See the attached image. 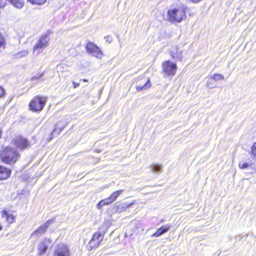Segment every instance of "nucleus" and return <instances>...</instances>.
I'll use <instances>...</instances> for the list:
<instances>
[{
	"label": "nucleus",
	"mask_w": 256,
	"mask_h": 256,
	"mask_svg": "<svg viewBox=\"0 0 256 256\" xmlns=\"http://www.w3.org/2000/svg\"><path fill=\"white\" fill-rule=\"evenodd\" d=\"M20 154L18 150L10 146L2 147L0 150V160L8 165L15 164L20 158Z\"/></svg>",
	"instance_id": "obj_1"
},
{
	"label": "nucleus",
	"mask_w": 256,
	"mask_h": 256,
	"mask_svg": "<svg viewBox=\"0 0 256 256\" xmlns=\"http://www.w3.org/2000/svg\"><path fill=\"white\" fill-rule=\"evenodd\" d=\"M187 7L178 6L172 7L167 11V18L171 22L179 23L186 18Z\"/></svg>",
	"instance_id": "obj_2"
},
{
	"label": "nucleus",
	"mask_w": 256,
	"mask_h": 256,
	"mask_svg": "<svg viewBox=\"0 0 256 256\" xmlns=\"http://www.w3.org/2000/svg\"><path fill=\"white\" fill-rule=\"evenodd\" d=\"M47 100L48 98L46 96L36 95L32 97L28 103V110L33 112L40 113L44 110Z\"/></svg>",
	"instance_id": "obj_3"
},
{
	"label": "nucleus",
	"mask_w": 256,
	"mask_h": 256,
	"mask_svg": "<svg viewBox=\"0 0 256 256\" xmlns=\"http://www.w3.org/2000/svg\"><path fill=\"white\" fill-rule=\"evenodd\" d=\"M49 41L50 38L48 34H42L33 47V54L38 55L42 53L44 49L48 46Z\"/></svg>",
	"instance_id": "obj_4"
},
{
	"label": "nucleus",
	"mask_w": 256,
	"mask_h": 256,
	"mask_svg": "<svg viewBox=\"0 0 256 256\" xmlns=\"http://www.w3.org/2000/svg\"><path fill=\"white\" fill-rule=\"evenodd\" d=\"M104 234V232H94L86 246L87 250L90 251L98 248L103 240Z\"/></svg>",
	"instance_id": "obj_5"
},
{
	"label": "nucleus",
	"mask_w": 256,
	"mask_h": 256,
	"mask_svg": "<svg viewBox=\"0 0 256 256\" xmlns=\"http://www.w3.org/2000/svg\"><path fill=\"white\" fill-rule=\"evenodd\" d=\"M11 143L15 146V148L20 150L28 149L30 146V140L22 135H18L14 138L12 140Z\"/></svg>",
	"instance_id": "obj_6"
},
{
	"label": "nucleus",
	"mask_w": 256,
	"mask_h": 256,
	"mask_svg": "<svg viewBox=\"0 0 256 256\" xmlns=\"http://www.w3.org/2000/svg\"><path fill=\"white\" fill-rule=\"evenodd\" d=\"M123 190H119L112 192L107 198L100 200L96 204V208L100 210L105 206H108L114 202L122 194Z\"/></svg>",
	"instance_id": "obj_7"
},
{
	"label": "nucleus",
	"mask_w": 256,
	"mask_h": 256,
	"mask_svg": "<svg viewBox=\"0 0 256 256\" xmlns=\"http://www.w3.org/2000/svg\"><path fill=\"white\" fill-rule=\"evenodd\" d=\"M86 50L88 54H91L97 58L100 59L104 56L100 48L92 42H88L86 44Z\"/></svg>",
	"instance_id": "obj_8"
},
{
	"label": "nucleus",
	"mask_w": 256,
	"mask_h": 256,
	"mask_svg": "<svg viewBox=\"0 0 256 256\" xmlns=\"http://www.w3.org/2000/svg\"><path fill=\"white\" fill-rule=\"evenodd\" d=\"M162 72L168 76L174 75L177 69L176 64L169 60L164 61L162 64Z\"/></svg>",
	"instance_id": "obj_9"
},
{
	"label": "nucleus",
	"mask_w": 256,
	"mask_h": 256,
	"mask_svg": "<svg viewBox=\"0 0 256 256\" xmlns=\"http://www.w3.org/2000/svg\"><path fill=\"white\" fill-rule=\"evenodd\" d=\"M55 256H70L69 247L63 244L59 246L54 252Z\"/></svg>",
	"instance_id": "obj_10"
},
{
	"label": "nucleus",
	"mask_w": 256,
	"mask_h": 256,
	"mask_svg": "<svg viewBox=\"0 0 256 256\" xmlns=\"http://www.w3.org/2000/svg\"><path fill=\"white\" fill-rule=\"evenodd\" d=\"M2 218L5 219L6 222L8 224H12L16 222V216L7 209L2 210L1 212Z\"/></svg>",
	"instance_id": "obj_11"
},
{
	"label": "nucleus",
	"mask_w": 256,
	"mask_h": 256,
	"mask_svg": "<svg viewBox=\"0 0 256 256\" xmlns=\"http://www.w3.org/2000/svg\"><path fill=\"white\" fill-rule=\"evenodd\" d=\"M12 172L8 168L0 164V181L8 179L12 175Z\"/></svg>",
	"instance_id": "obj_12"
},
{
	"label": "nucleus",
	"mask_w": 256,
	"mask_h": 256,
	"mask_svg": "<svg viewBox=\"0 0 256 256\" xmlns=\"http://www.w3.org/2000/svg\"><path fill=\"white\" fill-rule=\"evenodd\" d=\"M51 240H47L43 241L39 244L38 248V255L39 256H42L48 250V243H50Z\"/></svg>",
	"instance_id": "obj_13"
},
{
	"label": "nucleus",
	"mask_w": 256,
	"mask_h": 256,
	"mask_svg": "<svg viewBox=\"0 0 256 256\" xmlns=\"http://www.w3.org/2000/svg\"><path fill=\"white\" fill-rule=\"evenodd\" d=\"M55 219L54 218L48 220L44 224L41 225L34 232H45L50 225L52 224Z\"/></svg>",
	"instance_id": "obj_14"
},
{
	"label": "nucleus",
	"mask_w": 256,
	"mask_h": 256,
	"mask_svg": "<svg viewBox=\"0 0 256 256\" xmlns=\"http://www.w3.org/2000/svg\"><path fill=\"white\" fill-rule=\"evenodd\" d=\"M170 228V226H162L156 230V232L152 234V236L159 237L166 232Z\"/></svg>",
	"instance_id": "obj_15"
},
{
	"label": "nucleus",
	"mask_w": 256,
	"mask_h": 256,
	"mask_svg": "<svg viewBox=\"0 0 256 256\" xmlns=\"http://www.w3.org/2000/svg\"><path fill=\"white\" fill-rule=\"evenodd\" d=\"M6 46V39L4 34L0 32V52L4 50Z\"/></svg>",
	"instance_id": "obj_16"
},
{
	"label": "nucleus",
	"mask_w": 256,
	"mask_h": 256,
	"mask_svg": "<svg viewBox=\"0 0 256 256\" xmlns=\"http://www.w3.org/2000/svg\"><path fill=\"white\" fill-rule=\"evenodd\" d=\"M32 5L42 6L44 4L47 0H27Z\"/></svg>",
	"instance_id": "obj_17"
},
{
	"label": "nucleus",
	"mask_w": 256,
	"mask_h": 256,
	"mask_svg": "<svg viewBox=\"0 0 256 256\" xmlns=\"http://www.w3.org/2000/svg\"><path fill=\"white\" fill-rule=\"evenodd\" d=\"M151 85V84L150 82V78H148L146 84L142 86H136V90L138 91L142 90H144V88H149Z\"/></svg>",
	"instance_id": "obj_18"
},
{
	"label": "nucleus",
	"mask_w": 256,
	"mask_h": 256,
	"mask_svg": "<svg viewBox=\"0 0 256 256\" xmlns=\"http://www.w3.org/2000/svg\"><path fill=\"white\" fill-rule=\"evenodd\" d=\"M212 78L216 81H220L223 80L224 76L221 74L216 73L212 75Z\"/></svg>",
	"instance_id": "obj_19"
},
{
	"label": "nucleus",
	"mask_w": 256,
	"mask_h": 256,
	"mask_svg": "<svg viewBox=\"0 0 256 256\" xmlns=\"http://www.w3.org/2000/svg\"><path fill=\"white\" fill-rule=\"evenodd\" d=\"M250 153L256 159V142L253 144L252 146Z\"/></svg>",
	"instance_id": "obj_20"
},
{
	"label": "nucleus",
	"mask_w": 256,
	"mask_h": 256,
	"mask_svg": "<svg viewBox=\"0 0 256 256\" xmlns=\"http://www.w3.org/2000/svg\"><path fill=\"white\" fill-rule=\"evenodd\" d=\"M152 169L154 172H158L162 169V166L160 164H154L152 166Z\"/></svg>",
	"instance_id": "obj_21"
},
{
	"label": "nucleus",
	"mask_w": 256,
	"mask_h": 256,
	"mask_svg": "<svg viewBox=\"0 0 256 256\" xmlns=\"http://www.w3.org/2000/svg\"><path fill=\"white\" fill-rule=\"evenodd\" d=\"M249 166H250L249 164L246 162L242 163V164L240 163L238 164V166L240 169L246 168Z\"/></svg>",
	"instance_id": "obj_22"
},
{
	"label": "nucleus",
	"mask_w": 256,
	"mask_h": 256,
	"mask_svg": "<svg viewBox=\"0 0 256 256\" xmlns=\"http://www.w3.org/2000/svg\"><path fill=\"white\" fill-rule=\"evenodd\" d=\"M6 92L4 88L0 86V98H4L5 96Z\"/></svg>",
	"instance_id": "obj_23"
},
{
	"label": "nucleus",
	"mask_w": 256,
	"mask_h": 256,
	"mask_svg": "<svg viewBox=\"0 0 256 256\" xmlns=\"http://www.w3.org/2000/svg\"><path fill=\"white\" fill-rule=\"evenodd\" d=\"M8 0H0V9L3 8L7 4Z\"/></svg>",
	"instance_id": "obj_24"
},
{
	"label": "nucleus",
	"mask_w": 256,
	"mask_h": 256,
	"mask_svg": "<svg viewBox=\"0 0 256 256\" xmlns=\"http://www.w3.org/2000/svg\"><path fill=\"white\" fill-rule=\"evenodd\" d=\"M73 87L74 88H76L79 86L80 84L76 82H72Z\"/></svg>",
	"instance_id": "obj_25"
},
{
	"label": "nucleus",
	"mask_w": 256,
	"mask_h": 256,
	"mask_svg": "<svg viewBox=\"0 0 256 256\" xmlns=\"http://www.w3.org/2000/svg\"><path fill=\"white\" fill-rule=\"evenodd\" d=\"M190 0L192 3L198 4L201 1H202V0Z\"/></svg>",
	"instance_id": "obj_26"
},
{
	"label": "nucleus",
	"mask_w": 256,
	"mask_h": 256,
	"mask_svg": "<svg viewBox=\"0 0 256 256\" xmlns=\"http://www.w3.org/2000/svg\"><path fill=\"white\" fill-rule=\"evenodd\" d=\"M3 132L2 128L0 127V140L2 138Z\"/></svg>",
	"instance_id": "obj_27"
},
{
	"label": "nucleus",
	"mask_w": 256,
	"mask_h": 256,
	"mask_svg": "<svg viewBox=\"0 0 256 256\" xmlns=\"http://www.w3.org/2000/svg\"><path fill=\"white\" fill-rule=\"evenodd\" d=\"M133 204H134V203H133V202L128 204V205H126V208H130V206H131Z\"/></svg>",
	"instance_id": "obj_28"
},
{
	"label": "nucleus",
	"mask_w": 256,
	"mask_h": 256,
	"mask_svg": "<svg viewBox=\"0 0 256 256\" xmlns=\"http://www.w3.org/2000/svg\"><path fill=\"white\" fill-rule=\"evenodd\" d=\"M81 80L84 82H88V79H86V78L82 79V80Z\"/></svg>",
	"instance_id": "obj_29"
}]
</instances>
